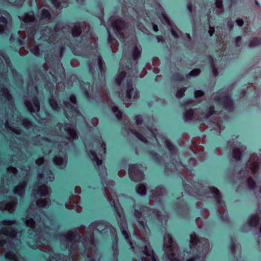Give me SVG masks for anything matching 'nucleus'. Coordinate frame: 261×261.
<instances>
[{"label":"nucleus","mask_w":261,"mask_h":261,"mask_svg":"<svg viewBox=\"0 0 261 261\" xmlns=\"http://www.w3.org/2000/svg\"><path fill=\"white\" fill-rule=\"evenodd\" d=\"M209 244L207 240L204 238L199 239L196 235L193 233L190 234V248L194 252V249L200 251L201 249L202 253H199L198 255L192 257L187 261H203L205 252L208 250Z\"/></svg>","instance_id":"1"},{"label":"nucleus","mask_w":261,"mask_h":261,"mask_svg":"<svg viewBox=\"0 0 261 261\" xmlns=\"http://www.w3.org/2000/svg\"><path fill=\"white\" fill-rule=\"evenodd\" d=\"M164 247L166 250V258L167 261H179L181 258L178 254H176L177 251L176 246L173 242L171 236L166 234L164 236Z\"/></svg>","instance_id":"2"},{"label":"nucleus","mask_w":261,"mask_h":261,"mask_svg":"<svg viewBox=\"0 0 261 261\" xmlns=\"http://www.w3.org/2000/svg\"><path fill=\"white\" fill-rule=\"evenodd\" d=\"M110 27L107 28L108 33L109 34V39H111V28L114 31L115 34L119 38H122V39L124 37V31L126 28V24L120 19H117L115 21L110 19L109 20Z\"/></svg>","instance_id":"3"},{"label":"nucleus","mask_w":261,"mask_h":261,"mask_svg":"<svg viewBox=\"0 0 261 261\" xmlns=\"http://www.w3.org/2000/svg\"><path fill=\"white\" fill-rule=\"evenodd\" d=\"M140 243L141 246L139 248V252H142L146 256L150 257L151 261H157L156 257L150 248L148 240L146 239H141L140 240Z\"/></svg>","instance_id":"4"},{"label":"nucleus","mask_w":261,"mask_h":261,"mask_svg":"<svg viewBox=\"0 0 261 261\" xmlns=\"http://www.w3.org/2000/svg\"><path fill=\"white\" fill-rule=\"evenodd\" d=\"M221 94L220 97H215V101L217 102L221 106H223V108L231 111L232 109V101L230 97L226 93H222L219 92V94Z\"/></svg>","instance_id":"5"},{"label":"nucleus","mask_w":261,"mask_h":261,"mask_svg":"<svg viewBox=\"0 0 261 261\" xmlns=\"http://www.w3.org/2000/svg\"><path fill=\"white\" fill-rule=\"evenodd\" d=\"M119 95L124 101L127 102L130 101L132 98H133V99L137 98L138 93L136 90L133 89L132 84L128 82L126 86L125 96L121 94Z\"/></svg>","instance_id":"6"},{"label":"nucleus","mask_w":261,"mask_h":261,"mask_svg":"<svg viewBox=\"0 0 261 261\" xmlns=\"http://www.w3.org/2000/svg\"><path fill=\"white\" fill-rule=\"evenodd\" d=\"M138 168V165H133L129 168V174L132 180L138 181L143 178V175L141 171Z\"/></svg>","instance_id":"7"},{"label":"nucleus","mask_w":261,"mask_h":261,"mask_svg":"<svg viewBox=\"0 0 261 261\" xmlns=\"http://www.w3.org/2000/svg\"><path fill=\"white\" fill-rule=\"evenodd\" d=\"M16 236L15 230L11 225L3 229L0 232V237L2 239L6 237L8 239H10L11 241H12Z\"/></svg>","instance_id":"8"},{"label":"nucleus","mask_w":261,"mask_h":261,"mask_svg":"<svg viewBox=\"0 0 261 261\" xmlns=\"http://www.w3.org/2000/svg\"><path fill=\"white\" fill-rule=\"evenodd\" d=\"M25 104L28 110L31 113L38 112L39 110V102L37 97L33 98L31 101H26Z\"/></svg>","instance_id":"9"},{"label":"nucleus","mask_w":261,"mask_h":261,"mask_svg":"<svg viewBox=\"0 0 261 261\" xmlns=\"http://www.w3.org/2000/svg\"><path fill=\"white\" fill-rule=\"evenodd\" d=\"M149 130L151 132L153 137L155 139L156 141L159 142V143H160V141L162 142V143H163L170 151H172L174 148V146L171 143V142L166 138V137L164 136H158L156 134L155 131L153 130Z\"/></svg>","instance_id":"10"},{"label":"nucleus","mask_w":261,"mask_h":261,"mask_svg":"<svg viewBox=\"0 0 261 261\" xmlns=\"http://www.w3.org/2000/svg\"><path fill=\"white\" fill-rule=\"evenodd\" d=\"M70 101L72 105L69 103L68 102H65L64 105L66 108L72 114L76 115L78 113L76 105V97L74 95H72L70 97Z\"/></svg>","instance_id":"11"},{"label":"nucleus","mask_w":261,"mask_h":261,"mask_svg":"<svg viewBox=\"0 0 261 261\" xmlns=\"http://www.w3.org/2000/svg\"><path fill=\"white\" fill-rule=\"evenodd\" d=\"M64 129L68 136L69 140H74L76 138V133L73 126L71 124H67L65 126Z\"/></svg>","instance_id":"12"},{"label":"nucleus","mask_w":261,"mask_h":261,"mask_svg":"<svg viewBox=\"0 0 261 261\" xmlns=\"http://www.w3.org/2000/svg\"><path fill=\"white\" fill-rule=\"evenodd\" d=\"M120 228L122 231V233L123 236L124 237V238H125L126 241L129 242L130 245H131L132 248L134 249V251H135V248L133 246L132 243L129 240V236H128V234L127 231V225H126L125 220L123 221L122 222H121L120 223Z\"/></svg>","instance_id":"13"},{"label":"nucleus","mask_w":261,"mask_h":261,"mask_svg":"<svg viewBox=\"0 0 261 261\" xmlns=\"http://www.w3.org/2000/svg\"><path fill=\"white\" fill-rule=\"evenodd\" d=\"M258 158L257 156L252 155L249 161L250 168L252 173H255L258 167L259 163L258 162Z\"/></svg>","instance_id":"14"},{"label":"nucleus","mask_w":261,"mask_h":261,"mask_svg":"<svg viewBox=\"0 0 261 261\" xmlns=\"http://www.w3.org/2000/svg\"><path fill=\"white\" fill-rule=\"evenodd\" d=\"M78 237L79 236H77L76 234H74L72 231H70L64 236V240L67 242L73 243V245H74V243H76V240Z\"/></svg>","instance_id":"15"},{"label":"nucleus","mask_w":261,"mask_h":261,"mask_svg":"<svg viewBox=\"0 0 261 261\" xmlns=\"http://www.w3.org/2000/svg\"><path fill=\"white\" fill-rule=\"evenodd\" d=\"M238 146L236 147V148L233 149L232 152V156L233 158L236 160H239L240 159L241 151V150L243 149H246L244 146L243 145H240V144L237 145Z\"/></svg>","instance_id":"16"},{"label":"nucleus","mask_w":261,"mask_h":261,"mask_svg":"<svg viewBox=\"0 0 261 261\" xmlns=\"http://www.w3.org/2000/svg\"><path fill=\"white\" fill-rule=\"evenodd\" d=\"M26 186V183L23 182L20 183L18 186H17L14 189V193L16 195H18L22 196L24 193L25 187Z\"/></svg>","instance_id":"17"},{"label":"nucleus","mask_w":261,"mask_h":261,"mask_svg":"<svg viewBox=\"0 0 261 261\" xmlns=\"http://www.w3.org/2000/svg\"><path fill=\"white\" fill-rule=\"evenodd\" d=\"M25 23H34L35 21V17L34 16V13L32 12H30L28 14L25 15L22 18H20Z\"/></svg>","instance_id":"18"},{"label":"nucleus","mask_w":261,"mask_h":261,"mask_svg":"<svg viewBox=\"0 0 261 261\" xmlns=\"http://www.w3.org/2000/svg\"><path fill=\"white\" fill-rule=\"evenodd\" d=\"M49 192V188L46 186L43 185L39 188L36 194L40 196H45L48 195Z\"/></svg>","instance_id":"19"},{"label":"nucleus","mask_w":261,"mask_h":261,"mask_svg":"<svg viewBox=\"0 0 261 261\" xmlns=\"http://www.w3.org/2000/svg\"><path fill=\"white\" fill-rule=\"evenodd\" d=\"M54 162L55 164L59 166L60 168L65 166L66 164L65 159L60 156H55L54 159Z\"/></svg>","instance_id":"20"},{"label":"nucleus","mask_w":261,"mask_h":261,"mask_svg":"<svg viewBox=\"0 0 261 261\" xmlns=\"http://www.w3.org/2000/svg\"><path fill=\"white\" fill-rule=\"evenodd\" d=\"M16 204V201L15 200H13L9 203H6L2 208V209L4 210H7L10 213H11L14 211Z\"/></svg>","instance_id":"21"},{"label":"nucleus","mask_w":261,"mask_h":261,"mask_svg":"<svg viewBox=\"0 0 261 261\" xmlns=\"http://www.w3.org/2000/svg\"><path fill=\"white\" fill-rule=\"evenodd\" d=\"M89 155L90 158L94 161L97 165H100L102 164L101 160L99 159V157L97 156L95 151L90 150Z\"/></svg>","instance_id":"22"},{"label":"nucleus","mask_w":261,"mask_h":261,"mask_svg":"<svg viewBox=\"0 0 261 261\" xmlns=\"http://www.w3.org/2000/svg\"><path fill=\"white\" fill-rule=\"evenodd\" d=\"M103 223L102 222L98 223L97 225H96L97 229L99 231H100V230H101V231H105V232H107L108 227H107L106 228L103 229L102 225H103ZM109 229L110 230L111 233H115L116 232V229L114 227H112L111 226L109 227Z\"/></svg>","instance_id":"23"},{"label":"nucleus","mask_w":261,"mask_h":261,"mask_svg":"<svg viewBox=\"0 0 261 261\" xmlns=\"http://www.w3.org/2000/svg\"><path fill=\"white\" fill-rule=\"evenodd\" d=\"M0 34L6 33L5 31V27L7 24V20L6 18L2 15L0 16Z\"/></svg>","instance_id":"24"},{"label":"nucleus","mask_w":261,"mask_h":261,"mask_svg":"<svg viewBox=\"0 0 261 261\" xmlns=\"http://www.w3.org/2000/svg\"><path fill=\"white\" fill-rule=\"evenodd\" d=\"M141 50V46L140 45L138 46L136 45L133 51V58L134 60H137L139 58Z\"/></svg>","instance_id":"25"},{"label":"nucleus","mask_w":261,"mask_h":261,"mask_svg":"<svg viewBox=\"0 0 261 261\" xmlns=\"http://www.w3.org/2000/svg\"><path fill=\"white\" fill-rule=\"evenodd\" d=\"M211 193L213 195L215 199L217 202L220 200V193L218 190L215 187H211L210 188Z\"/></svg>","instance_id":"26"},{"label":"nucleus","mask_w":261,"mask_h":261,"mask_svg":"<svg viewBox=\"0 0 261 261\" xmlns=\"http://www.w3.org/2000/svg\"><path fill=\"white\" fill-rule=\"evenodd\" d=\"M184 118L186 121L192 120L194 118V113L192 110L187 111L184 114Z\"/></svg>","instance_id":"27"},{"label":"nucleus","mask_w":261,"mask_h":261,"mask_svg":"<svg viewBox=\"0 0 261 261\" xmlns=\"http://www.w3.org/2000/svg\"><path fill=\"white\" fill-rule=\"evenodd\" d=\"M82 32L81 26L79 24L75 25L74 28L72 29V34L73 37L79 36Z\"/></svg>","instance_id":"28"},{"label":"nucleus","mask_w":261,"mask_h":261,"mask_svg":"<svg viewBox=\"0 0 261 261\" xmlns=\"http://www.w3.org/2000/svg\"><path fill=\"white\" fill-rule=\"evenodd\" d=\"M37 205L40 207H45L49 204V201L45 199H41L36 202Z\"/></svg>","instance_id":"29"},{"label":"nucleus","mask_w":261,"mask_h":261,"mask_svg":"<svg viewBox=\"0 0 261 261\" xmlns=\"http://www.w3.org/2000/svg\"><path fill=\"white\" fill-rule=\"evenodd\" d=\"M259 218L257 216L254 215L251 216L249 223V225L251 227L255 226L258 223Z\"/></svg>","instance_id":"30"},{"label":"nucleus","mask_w":261,"mask_h":261,"mask_svg":"<svg viewBox=\"0 0 261 261\" xmlns=\"http://www.w3.org/2000/svg\"><path fill=\"white\" fill-rule=\"evenodd\" d=\"M138 227L139 230L141 231H144V232L147 233L149 231L146 223L144 221H139Z\"/></svg>","instance_id":"31"},{"label":"nucleus","mask_w":261,"mask_h":261,"mask_svg":"<svg viewBox=\"0 0 261 261\" xmlns=\"http://www.w3.org/2000/svg\"><path fill=\"white\" fill-rule=\"evenodd\" d=\"M137 193L141 195L146 194V187L144 185H139L137 188Z\"/></svg>","instance_id":"32"},{"label":"nucleus","mask_w":261,"mask_h":261,"mask_svg":"<svg viewBox=\"0 0 261 261\" xmlns=\"http://www.w3.org/2000/svg\"><path fill=\"white\" fill-rule=\"evenodd\" d=\"M5 256L8 259L14 261H17V255L11 251L7 252L5 254Z\"/></svg>","instance_id":"33"},{"label":"nucleus","mask_w":261,"mask_h":261,"mask_svg":"<svg viewBox=\"0 0 261 261\" xmlns=\"http://www.w3.org/2000/svg\"><path fill=\"white\" fill-rule=\"evenodd\" d=\"M159 17L162 20L164 21L167 24L172 26L169 19L167 17L165 12H163L162 10L161 11V16H160Z\"/></svg>","instance_id":"34"},{"label":"nucleus","mask_w":261,"mask_h":261,"mask_svg":"<svg viewBox=\"0 0 261 261\" xmlns=\"http://www.w3.org/2000/svg\"><path fill=\"white\" fill-rule=\"evenodd\" d=\"M25 224L26 225L30 227L31 229L34 230L35 227V224L34 221L32 219H27L25 220Z\"/></svg>","instance_id":"35"},{"label":"nucleus","mask_w":261,"mask_h":261,"mask_svg":"<svg viewBox=\"0 0 261 261\" xmlns=\"http://www.w3.org/2000/svg\"><path fill=\"white\" fill-rule=\"evenodd\" d=\"M51 3L55 6V7L58 9L60 7H64V5L62 4V0H50Z\"/></svg>","instance_id":"36"},{"label":"nucleus","mask_w":261,"mask_h":261,"mask_svg":"<svg viewBox=\"0 0 261 261\" xmlns=\"http://www.w3.org/2000/svg\"><path fill=\"white\" fill-rule=\"evenodd\" d=\"M125 75H126V73L125 72H124V71L121 72L119 74V75L118 76V77L116 78V83L117 85H120L121 83L122 80L125 76Z\"/></svg>","instance_id":"37"},{"label":"nucleus","mask_w":261,"mask_h":261,"mask_svg":"<svg viewBox=\"0 0 261 261\" xmlns=\"http://www.w3.org/2000/svg\"><path fill=\"white\" fill-rule=\"evenodd\" d=\"M49 103L50 106L54 110H58L59 109V108L58 107V104L55 100L53 99H50L49 100Z\"/></svg>","instance_id":"38"},{"label":"nucleus","mask_w":261,"mask_h":261,"mask_svg":"<svg viewBox=\"0 0 261 261\" xmlns=\"http://www.w3.org/2000/svg\"><path fill=\"white\" fill-rule=\"evenodd\" d=\"M172 35L175 38H179L181 35V32L176 29L171 28Z\"/></svg>","instance_id":"39"},{"label":"nucleus","mask_w":261,"mask_h":261,"mask_svg":"<svg viewBox=\"0 0 261 261\" xmlns=\"http://www.w3.org/2000/svg\"><path fill=\"white\" fill-rule=\"evenodd\" d=\"M50 14L49 12L46 10H43L41 12V19H44L46 18L49 19Z\"/></svg>","instance_id":"40"},{"label":"nucleus","mask_w":261,"mask_h":261,"mask_svg":"<svg viewBox=\"0 0 261 261\" xmlns=\"http://www.w3.org/2000/svg\"><path fill=\"white\" fill-rule=\"evenodd\" d=\"M113 112L115 114L117 118L120 119L122 117V113L118 110V108L116 107H114L112 108Z\"/></svg>","instance_id":"41"},{"label":"nucleus","mask_w":261,"mask_h":261,"mask_svg":"<svg viewBox=\"0 0 261 261\" xmlns=\"http://www.w3.org/2000/svg\"><path fill=\"white\" fill-rule=\"evenodd\" d=\"M213 108H211L208 112V114H206L204 116H198L197 117L198 119H201L203 118H208L211 115H212L214 113V111L213 110Z\"/></svg>","instance_id":"42"},{"label":"nucleus","mask_w":261,"mask_h":261,"mask_svg":"<svg viewBox=\"0 0 261 261\" xmlns=\"http://www.w3.org/2000/svg\"><path fill=\"white\" fill-rule=\"evenodd\" d=\"M261 43V41L258 38L253 39L250 43V46H254L259 44Z\"/></svg>","instance_id":"43"},{"label":"nucleus","mask_w":261,"mask_h":261,"mask_svg":"<svg viewBox=\"0 0 261 261\" xmlns=\"http://www.w3.org/2000/svg\"><path fill=\"white\" fill-rule=\"evenodd\" d=\"M248 184L249 187L250 189H254L255 186V183L251 177H250L248 179Z\"/></svg>","instance_id":"44"},{"label":"nucleus","mask_w":261,"mask_h":261,"mask_svg":"<svg viewBox=\"0 0 261 261\" xmlns=\"http://www.w3.org/2000/svg\"><path fill=\"white\" fill-rule=\"evenodd\" d=\"M133 133L136 135V136L138 137V138L141 140L143 142H147V140L146 139L143 137V136L141 135L140 134H139V133H138L136 131H134L133 132Z\"/></svg>","instance_id":"45"},{"label":"nucleus","mask_w":261,"mask_h":261,"mask_svg":"<svg viewBox=\"0 0 261 261\" xmlns=\"http://www.w3.org/2000/svg\"><path fill=\"white\" fill-rule=\"evenodd\" d=\"M185 91V90L184 88H181V89H179L177 92V93L176 95V97L178 98H180V97H182L184 94Z\"/></svg>","instance_id":"46"},{"label":"nucleus","mask_w":261,"mask_h":261,"mask_svg":"<svg viewBox=\"0 0 261 261\" xmlns=\"http://www.w3.org/2000/svg\"><path fill=\"white\" fill-rule=\"evenodd\" d=\"M200 73V70L198 69H194L192 70L189 74L190 76H196Z\"/></svg>","instance_id":"47"},{"label":"nucleus","mask_w":261,"mask_h":261,"mask_svg":"<svg viewBox=\"0 0 261 261\" xmlns=\"http://www.w3.org/2000/svg\"><path fill=\"white\" fill-rule=\"evenodd\" d=\"M103 62L102 60V58L100 56L98 57V65L99 66V68L101 71H102V66H103Z\"/></svg>","instance_id":"48"},{"label":"nucleus","mask_w":261,"mask_h":261,"mask_svg":"<svg viewBox=\"0 0 261 261\" xmlns=\"http://www.w3.org/2000/svg\"><path fill=\"white\" fill-rule=\"evenodd\" d=\"M203 95V92L201 90H198L195 92V97L196 98Z\"/></svg>","instance_id":"49"},{"label":"nucleus","mask_w":261,"mask_h":261,"mask_svg":"<svg viewBox=\"0 0 261 261\" xmlns=\"http://www.w3.org/2000/svg\"><path fill=\"white\" fill-rule=\"evenodd\" d=\"M142 118L141 116H138L136 117V123L137 125L141 124V122H142Z\"/></svg>","instance_id":"50"},{"label":"nucleus","mask_w":261,"mask_h":261,"mask_svg":"<svg viewBox=\"0 0 261 261\" xmlns=\"http://www.w3.org/2000/svg\"><path fill=\"white\" fill-rule=\"evenodd\" d=\"M216 5L218 8L221 9L222 4L221 0H216Z\"/></svg>","instance_id":"51"},{"label":"nucleus","mask_w":261,"mask_h":261,"mask_svg":"<svg viewBox=\"0 0 261 261\" xmlns=\"http://www.w3.org/2000/svg\"><path fill=\"white\" fill-rule=\"evenodd\" d=\"M8 171L12 172L14 174H15L17 172V169L16 168L13 167H9L8 168Z\"/></svg>","instance_id":"52"},{"label":"nucleus","mask_w":261,"mask_h":261,"mask_svg":"<svg viewBox=\"0 0 261 261\" xmlns=\"http://www.w3.org/2000/svg\"><path fill=\"white\" fill-rule=\"evenodd\" d=\"M44 162V159L43 158H39L36 161V163L38 165H42Z\"/></svg>","instance_id":"53"},{"label":"nucleus","mask_w":261,"mask_h":261,"mask_svg":"<svg viewBox=\"0 0 261 261\" xmlns=\"http://www.w3.org/2000/svg\"><path fill=\"white\" fill-rule=\"evenodd\" d=\"M23 124L25 126L29 127L31 125V122L28 120H24L23 122Z\"/></svg>","instance_id":"54"},{"label":"nucleus","mask_w":261,"mask_h":261,"mask_svg":"<svg viewBox=\"0 0 261 261\" xmlns=\"http://www.w3.org/2000/svg\"><path fill=\"white\" fill-rule=\"evenodd\" d=\"M236 22H237V24L240 27L242 26L244 24V22H243V20H242V19H237L236 20Z\"/></svg>","instance_id":"55"},{"label":"nucleus","mask_w":261,"mask_h":261,"mask_svg":"<svg viewBox=\"0 0 261 261\" xmlns=\"http://www.w3.org/2000/svg\"><path fill=\"white\" fill-rule=\"evenodd\" d=\"M101 148L102 149V153L103 154H105V153H106V145L103 142H102L101 144Z\"/></svg>","instance_id":"56"},{"label":"nucleus","mask_w":261,"mask_h":261,"mask_svg":"<svg viewBox=\"0 0 261 261\" xmlns=\"http://www.w3.org/2000/svg\"><path fill=\"white\" fill-rule=\"evenodd\" d=\"M88 242H89L91 244L93 243V238L92 236H91L89 241H88L87 240H85L84 241V242H83V243L84 244H87L88 243Z\"/></svg>","instance_id":"57"},{"label":"nucleus","mask_w":261,"mask_h":261,"mask_svg":"<svg viewBox=\"0 0 261 261\" xmlns=\"http://www.w3.org/2000/svg\"><path fill=\"white\" fill-rule=\"evenodd\" d=\"M214 27H210V29H209V31H208V33L210 34V35L211 36H212L213 34H214Z\"/></svg>","instance_id":"58"},{"label":"nucleus","mask_w":261,"mask_h":261,"mask_svg":"<svg viewBox=\"0 0 261 261\" xmlns=\"http://www.w3.org/2000/svg\"><path fill=\"white\" fill-rule=\"evenodd\" d=\"M135 215L136 217L139 218L140 217V216L141 215V213L138 211L136 210Z\"/></svg>","instance_id":"59"},{"label":"nucleus","mask_w":261,"mask_h":261,"mask_svg":"<svg viewBox=\"0 0 261 261\" xmlns=\"http://www.w3.org/2000/svg\"><path fill=\"white\" fill-rule=\"evenodd\" d=\"M5 242L4 240H0V247H4Z\"/></svg>","instance_id":"60"},{"label":"nucleus","mask_w":261,"mask_h":261,"mask_svg":"<svg viewBox=\"0 0 261 261\" xmlns=\"http://www.w3.org/2000/svg\"><path fill=\"white\" fill-rule=\"evenodd\" d=\"M241 40V37H238L237 38H236V43L239 45V42H240Z\"/></svg>","instance_id":"61"},{"label":"nucleus","mask_w":261,"mask_h":261,"mask_svg":"<svg viewBox=\"0 0 261 261\" xmlns=\"http://www.w3.org/2000/svg\"><path fill=\"white\" fill-rule=\"evenodd\" d=\"M153 29L154 32H157L158 31V26L155 24H153Z\"/></svg>","instance_id":"62"},{"label":"nucleus","mask_w":261,"mask_h":261,"mask_svg":"<svg viewBox=\"0 0 261 261\" xmlns=\"http://www.w3.org/2000/svg\"><path fill=\"white\" fill-rule=\"evenodd\" d=\"M54 175L52 173H50L49 174V180L50 181H51L52 180H53L54 179Z\"/></svg>","instance_id":"63"},{"label":"nucleus","mask_w":261,"mask_h":261,"mask_svg":"<svg viewBox=\"0 0 261 261\" xmlns=\"http://www.w3.org/2000/svg\"><path fill=\"white\" fill-rule=\"evenodd\" d=\"M213 74L214 75L216 76L217 75V72L215 68L213 69Z\"/></svg>","instance_id":"64"}]
</instances>
